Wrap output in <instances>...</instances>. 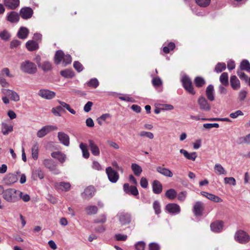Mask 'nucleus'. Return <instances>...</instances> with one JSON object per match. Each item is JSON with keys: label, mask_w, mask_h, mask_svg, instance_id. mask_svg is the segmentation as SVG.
<instances>
[{"label": "nucleus", "mask_w": 250, "mask_h": 250, "mask_svg": "<svg viewBox=\"0 0 250 250\" xmlns=\"http://www.w3.org/2000/svg\"><path fill=\"white\" fill-rule=\"evenodd\" d=\"M131 167L134 174L137 176H140L143 171L142 167L135 163L132 164Z\"/></svg>", "instance_id": "c9c22d12"}, {"label": "nucleus", "mask_w": 250, "mask_h": 250, "mask_svg": "<svg viewBox=\"0 0 250 250\" xmlns=\"http://www.w3.org/2000/svg\"><path fill=\"white\" fill-rule=\"evenodd\" d=\"M237 74L241 80H244L245 82H248V77L243 72H242V70H238L237 71Z\"/></svg>", "instance_id": "bf43d9fd"}, {"label": "nucleus", "mask_w": 250, "mask_h": 250, "mask_svg": "<svg viewBox=\"0 0 250 250\" xmlns=\"http://www.w3.org/2000/svg\"><path fill=\"white\" fill-rule=\"evenodd\" d=\"M206 94L207 98L210 101L214 100V87L213 85L209 84L206 88Z\"/></svg>", "instance_id": "c756f323"}, {"label": "nucleus", "mask_w": 250, "mask_h": 250, "mask_svg": "<svg viewBox=\"0 0 250 250\" xmlns=\"http://www.w3.org/2000/svg\"><path fill=\"white\" fill-rule=\"evenodd\" d=\"M32 157L33 159L37 160L38 158L39 154V144L35 143L33 144L31 148Z\"/></svg>", "instance_id": "f704fd0d"}, {"label": "nucleus", "mask_w": 250, "mask_h": 250, "mask_svg": "<svg viewBox=\"0 0 250 250\" xmlns=\"http://www.w3.org/2000/svg\"><path fill=\"white\" fill-rule=\"evenodd\" d=\"M4 94L14 102H18L20 100V96L18 94L14 91L6 89L4 92Z\"/></svg>", "instance_id": "5701e85b"}, {"label": "nucleus", "mask_w": 250, "mask_h": 250, "mask_svg": "<svg viewBox=\"0 0 250 250\" xmlns=\"http://www.w3.org/2000/svg\"><path fill=\"white\" fill-rule=\"evenodd\" d=\"M26 47L28 50L33 51L38 49L39 45L36 42L30 40L26 43Z\"/></svg>", "instance_id": "473e14b6"}, {"label": "nucleus", "mask_w": 250, "mask_h": 250, "mask_svg": "<svg viewBox=\"0 0 250 250\" xmlns=\"http://www.w3.org/2000/svg\"><path fill=\"white\" fill-rule=\"evenodd\" d=\"M33 14V10L30 7L22 8L20 10V15L23 19H30Z\"/></svg>", "instance_id": "dca6fc26"}, {"label": "nucleus", "mask_w": 250, "mask_h": 250, "mask_svg": "<svg viewBox=\"0 0 250 250\" xmlns=\"http://www.w3.org/2000/svg\"><path fill=\"white\" fill-rule=\"evenodd\" d=\"M153 192L155 194H160L162 191V185L158 180H154L152 183Z\"/></svg>", "instance_id": "7c9ffc66"}, {"label": "nucleus", "mask_w": 250, "mask_h": 250, "mask_svg": "<svg viewBox=\"0 0 250 250\" xmlns=\"http://www.w3.org/2000/svg\"><path fill=\"white\" fill-rule=\"evenodd\" d=\"M181 82L183 87L187 92L192 95L195 94V91L193 87L191 81L188 76L187 75L183 76Z\"/></svg>", "instance_id": "39448f33"}, {"label": "nucleus", "mask_w": 250, "mask_h": 250, "mask_svg": "<svg viewBox=\"0 0 250 250\" xmlns=\"http://www.w3.org/2000/svg\"><path fill=\"white\" fill-rule=\"evenodd\" d=\"M54 186L56 189L63 191H68L71 187V185L69 183L64 182L56 183Z\"/></svg>", "instance_id": "a211bd4d"}, {"label": "nucleus", "mask_w": 250, "mask_h": 250, "mask_svg": "<svg viewBox=\"0 0 250 250\" xmlns=\"http://www.w3.org/2000/svg\"><path fill=\"white\" fill-rule=\"evenodd\" d=\"M166 211L173 215L178 214L181 211L180 207L177 204L169 203L166 206Z\"/></svg>", "instance_id": "1a4fd4ad"}, {"label": "nucleus", "mask_w": 250, "mask_h": 250, "mask_svg": "<svg viewBox=\"0 0 250 250\" xmlns=\"http://www.w3.org/2000/svg\"><path fill=\"white\" fill-rule=\"evenodd\" d=\"M224 183L225 184L229 185H236V180L233 177H225L224 178Z\"/></svg>", "instance_id": "6e6d98bb"}, {"label": "nucleus", "mask_w": 250, "mask_h": 250, "mask_svg": "<svg viewBox=\"0 0 250 250\" xmlns=\"http://www.w3.org/2000/svg\"><path fill=\"white\" fill-rule=\"evenodd\" d=\"M85 211L88 215L96 214L98 211V208L95 206H89L85 208Z\"/></svg>", "instance_id": "37998d69"}, {"label": "nucleus", "mask_w": 250, "mask_h": 250, "mask_svg": "<svg viewBox=\"0 0 250 250\" xmlns=\"http://www.w3.org/2000/svg\"><path fill=\"white\" fill-rule=\"evenodd\" d=\"M74 68L78 72H80L83 71V65L78 61H75L73 63Z\"/></svg>", "instance_id": "680f3d73"}, {"label": "nucleus", "mask_w": 250, "mask_h": 250, "mask_svg": "<svg viewBox=\"0 0 250 250\" xmlns=\"http://www.w3.org/2000/svg\"><path fill=\"white\" fill-rule=\"evenodd\" d=\"M10 37L9 32L6 30H3L0 33V38L3 40L7 41L10 39Z\"/></svg>", "instance_id": "13d9d810"}, {"label": "nucleus", "mask_w": 250, "mask_h": 250, "mask_svg": "<svg viewBox=\"0 0 250 250\" xmlns=\"http://www.w3.org/2000/svg\"><path fill=\"white\" fill-rule=\"evenodd\" d=\"M119 221L122 225L128 224L131 221V215L128 213L119 212L117 214Z\"/></svg>", "instance_id": "9d476101"}, {"label": "nucleus", "mask_w": 250, "mask_h": 250, "mask_svg": "<svg viewBox=\"0 0 250 250\" xmlns=\"http://www.w3.org/2000/svg\"><path fill=\"white\" fill-rule=\"evenodd\" d=\"M20 195L18 194V201L20 199H21L23 201L25 202H27L30 200V197L28 194H24L21 191Z\"/></svg>", "instance_id": "603ef678"}, {"label": "nucleus", "mask_w": 250, "mask_h": 250, "mask_svg": "<svg viewBox=\"0 0 250 250\" xmlns=\"http://www.w3.org/2000/svg\"><path fill=\"white\" fill-rule=\"evenodd\" d=\"M38 67L41 68L44 72L50 71L52 69V64L48 61H45L42 63H41V65Z\"/></svg>", "instance_id": "4c0bfd02"}, {"label": "nucleus", "mask_w": 250, "mask_h": 250, "mask_svg": "<svg viewBox=\"0 0 250 250\" xmlns=\"http://www.w3.org/2000/svg\"><path fill=\"white\" fill-rule=\"evenodd\" d=\"M4 3L5 6L10 9H16L20 4L19 0H4Z\"/></svg>", "instance_id": "cd10ccee"}, {"label": "nucleus", "mask_w": 250, "mask_h": 250, "mask_svg": "<svg viewBox=\"0 0 250 250\" xmlns=\"http://www.w3.org/2000/svg\"><path fill=\"white\" fill-rule=\"evenodd\" d=\"M38 95L44 99L51 100L55 97L56 94L54 92L47 89H41L39 91Z\"/></svg>", "instance_id": "ddd939ff"}, {"label": "nucleus", "mask_w": 250, "mask_h": 250, "mask_svg": "<svg viewBox=\"0 0 250 250\" xmlns=\"http://www.w3.org/2000/svg\"><path fill=\"white\" fill-rule=\"evenodd\" d=\"M180 153L184 155V156L188 160L195 161L197 157V154L195 152L188 153L186 150L181 149Z\"/></svg>", "instance_id": "a878e982"}, {"label": "nucleus", "mask_w": 250, "mask_h": 250, "mask_svg": "<svg viewBox=\"0 0 250 250\" xmlns=\"http://www.w3.org/2000/svg\"><path fill=\"white\" fill-rule=\"evenodd\" d=\"M21 70L24 73L34 74L37 72L36 64L29 61H25L21 64Z\"/></svg>", "instance_id": "20e7f679"}, {"label": "nucleus", "mask_w": 250, "mask_h": 250, "mask_svg": "<svg viewBox=\"0 0 250 250\" xmlns=\"http://www.w3.org/2000/svg\"><path fill=\"white\" fill-rule=\"evenodd\" d=\"M152 83L154 86H160L162 84V82L161 79L159 77L154 78L152 79Z\"/></svg>", "instance_id": "0e129e2a"}, {"label": "nucleus", "mask_w": 250, "mask_h": 250, "mask_svg": "<svg viewBox=\"0 0 250 250\" xmlns=\"http://www.w3.org/2000/svg\"><path fill=\"white\" fill-rule=\"evenodd\" d=\"M234 240L240 244H246L250 241V235L243 229H238L234 234Z\"/></svg>", "instance_id": "7ed1b4c3"}, {"label": "nucleus", "mask_w": 250, "mask_h": 250, "mask_svg": "<svg viewBox=\"0 0 250 250\" xmlns=\"http://www.w3.org/2000/svg\"><path fill=\"white\" fill-rule=\"evenodd\" d=\"M136 250H145L146 243L144 241H139L135 245Z\"/></svg>", "instance_id": "4d7b16f0"}, {"label": "nucleus", "mask_w": 250, "mask_h": 250, "mask_svg": "<svg viewBox=\"0 0 250 250\" xmlns=\"http://www.w3.org/2000/svg\"><path fill=\"white\" fill-rule=\"evenodd\" d=\"M51 156L61 163H63L66 160V155L61 151L53 152L51 153Z\"/></svg>", "instance_id": "4be33fe9"}, {"label": "nucleus", "mask_w": 250, "mask_h": 250, "mask_svg": "<svg viewBox=\"0 0 250 250\" xmlns=\"http://www.w3.org/2000/svg\"><path fill=\"white\" fill-rule=\"evenodd\" d=\"M211 0H195L197 4L200 7H206L210 3Z\"/></svg>", "instance_id": "49530a36"}, {"label": "nucleus", "mask_w": 250, "mask_h": 250, "mask_svg": "<svg viewBox=\"0 0 250 250\" xmlns=\"http://www.w3.org/2000/svg\"><path fill=\"white\" fill-rule=\"evenodd\" d=\"M204 209V204L202 202L200 201H197L195 203L193 208V212L195 216H202Z\"/></svg>", "instance_id": "f8f14e48"}, {"label": "nucleus", "mask_w": 250, "mask_h": 250, "mask_svg": "<svg viewBox=\"0 0 250 250\" xmlns=\"http://www.w3.org/2000/svg\"><path fill=\"white\" fill-rule=\"evenodd\" d=\"M196 86L198 87H201L205 84V81L201 77H197L194 80Z\"/></svg>", "instance_id": "de8ad7c7"}, {"label": "nucleus", "mask_w": 250, "mask_h": 250, "mask_svg": "<svg viewBox=\"0 0 250 250\" xmlns=\"http://www.w3.org/2000/svg\"><path fill=\"white\" fill-rule=\"evenodd\" d=\"M165 195L169 199L173 200L177 195V192L175 189L170 188L166 191Z\"/></svg>", "instance_id": "a19ab883"}, {"label": "nucleus", "mask_w": 250, "mask_h": 250, "mask_svg": "<svg viewBox=\"0 0 250 250\" xmlns=\"http://www.w3.org/2000/svg\"><path fill=\"white\" fill-rule=\"evenodd\" d=\"M156 171L160 174L168 177H172L173 173L171 171L167 168L162 167H156Z\"/></svg>", "instance_id": "bb28decb"}, {"label": "nucleus", "mask_w": 250, "mask_h": 250, "mask_svg": "<svg viewBox=\"0 0 250 250\" xmlns=\"http://www.w3.org/2000/svg\"><path fill=\"white\" fill-rule=\"evenodd\" d=\"M187 195V193L186 191H182L178 194L177 198L179 201L183 202L185 200Z\"/></svg>", "instance_id": "774afa93"}, {"label": "nucleus", "mask_w": 250, "mask_h": 250, "mask_svg": "<svg viewBox=\"0 0 250 250\" xmlns=\"http://www.w3.org/2000/svg\"><path fill=\"white\" fill-rule=\"evenodd\" d=\"M219 80L223 85L227 86L229 84L228 74L227 72H223L220 76Z\"/></svg>", "instance_id": "ea45409f"}, {"label": "nucleus", "mask_w": 250, "mask_h": 250, "mask_svg": "<svg viewBox=\"0 0 250 250\" xmlns=\"http://www.w3.org/2000/svg\"><path fill=\"white\" fill-rule=\"evenodd\" d=\"M226 68V65L224 62H218L215 67V71L220 73Z\"/></svg>", "instance_id": "a18cd8bd"}, {"label": "nucleus", "mask_w": 250, "mask_h": 250, "mask_svg": "<svg viewBox=\"0 0 250 250\" xmlns=\"http://www.w3.org/2000/svg\"><path fill=\"white\" fill-rule=\"evenodd\" d=\"M13 131V126L8 125L6 123L1 124V132L3 135H6Z\"/></svg>", "instance_id": "72a5a7b5"}, {"label": "nucleus", "mask_w": 250, "mask_h": 250, "mask_svg": "<svg viewBox=\"0 0 250 250\" xmlns=\"http://www.w3.org/2000/svg\"><path fill=\"white\" fill-rule=\"evenodd\" d=\"M139 136L141 137H146L149 139H152L154 138V135L152 132L146 131H140L139 133Z\"/></svg>", "instance_id": "09e8293b"}, {"label": "nucleus", "mask_w": 250, "mask_h": 250, "mask_svg": "<svg viewBox=\"0 0 250 250\" xmlns=\"http://www.w3.org/2000/svg\"><path fill=\"white\" fill-rule=\"evenodd\" d=\"M201 194L203 196L207 198L208 199L214 202L220 203L222 202V199L221 198H220L218 196L212 194L211 193H209L205 191H202L201 192Z\"/></svg>", "instance_id": "412c9836"}, {"label": "nucleus", "mask_w": 250, "mask_h": 250, "mask_svg": "<svg viewBox=\"0 0 250 250\" xmlns=\"http://www.w3.org/2000/svg\"><path fill=\"white\" fill-rule=\"evenodd\" d=\"M33 176L42 179L44 178V173L41 169L39 168L34 171Z\"/></svg>", "instance_id": "3c124183"}, {"label": "nucleus", "mask_w": 250, "mask_h": 250, "mask_svg": "<svg viewBox=\"0 0 250 250\" xmlns=\"http://www.w3.org/2000/svg\"><path fill=\"white\" fill-rule=\"evenodd\" d=\"M123 188L124 191L127 194H130L134 196H136L139 194L138 190L136 187H129V184L127 183L124 185Z\"/></svg>", "instance_id": "6ab92c4d"}, {"label": "nucleus", "mask_w": 250, "mask_h": 250, "mask_svg": "<svg viewBox=\"0 0 250 250\" xmlns=\"http://www.w3.org/2000/svg\"><path fill=\"white\" fill-rule=\"evenodd\" d=\"M58 127L56 125H47L42 127L37 133V136L39 138H42L47 134L53 130H56Z\"/></svg>", "instance_id": "0eeeda50"}, {"label": "nucleus", "mask_w": 250, "mask_h": 250, "mask_svg": "<svg viewBox=\"0 0 250 250\" xmlns=\"http://www.w3.org/2000/svg\"><path fill=\"white\" fill-rule=\"evenodd\" d=\"M230 84L232 88L234 90H238L241 86L240 81L235 75L230 77Z\"/></svg>", "instance_id": "aec40b11"}, {"label": "nucleus", "mask_w": 250, "mask_h": 250, "mask_svg": "<svg viewBox=\"0 0 250 250\" xmlns=\"http://www.w3.org/2000/svg\"><path fill=\"white\" fill-rule=\"evenodd\" d=\"M80 147L82 151L83 157L85 158H88L89 156V153L87 148V145L82 143L80 145Z\"/></svg>", "instance_id": "c03bdc74"}, {"label": "nucleus", "mask_w": 250, "mask_h": 250, "mask_svg": "<svg viewBox=\"0 0 250 250\" xmlns=\"http://www.w3.org/2000/svg\"><path fill=\"white\" fill-rule=\"evenodd\" d=\"M6 19L8 21L12 23L17 22L19 21L20 17L17 13L12 11L7 14Z\"/></svg>", "instance_id": "c85d7f7f"}, {"label": "nucleus", "mask_w": 250, "mask_h": 250, "mask_svg": "<svg viewBox=\"0 0 250 250\" xmlns=\"http://www.w3.org/2000/svg\"><path fill=\"white\" fill-rule=\"evenodd\" d=\"M58 138L60 143L64 146H68L69 145V137L67 134L63 132H59Z\"/></svg>", "instance_id": "f3484780"}, {"label": "nucleus", "mask_w": 250, "mask_h": 250, "mask_svg": "<svg viewBox=\"0 0 250 250\" xmlns=\"http://www.w3.org/2000/svg\"><path fill=\"white\" fill-rule=\"evenodd\" d=\"M87 84L89 86L96 88L99 85V82L96 78H93L87 83Z\"/></svg>", "instance_id": "864d4df0"}, {"label": "nucleus", "mask_w": 250, "mask_h": 250, "mask_svg": "<svg viewBox=\"0 0 250 250\" xmlns=\"http://www.w3.org/2000/svg\"><path fill=\"white\" fill-rule=\"evenodd\" d=\"M105 172L110 182L115 183L117 182L119 178V175L117 171L111 167H108L106 168Z\"/></svg>", "instance_id": "423d86ee"}, {"label": "nucleus", "mask_w": 250, "mask_h": 250, "mask_svg": "<svg viewBox=\"0 0 250 250\" xmlns=\"http://www.w3.org/2000/svg\"><path fill=\"white\" fill-rule=\"evenodd\" d=\"M240 70L250 72V63L247 60H243L240 63Z\"/></svg>", "instance_id": "58836bf2"}, {"label": "nucleus", "mask_w": 250, "mask_h": 250, "mask_svg": "<svg viewBox=\"0 0 250 250\" xmlns=\"http://www.w3.org/2000/svg\"><path fill=\"white\" fill-rule=\"evenodd\" d=\"M248 92L245 90H241L238 94V99L240 101H244L246 98Z\"/></svg>", "instance_id": "e2e57ef3"}, {"label": "nucleus", "mask_w": 250, "mask_h": 250, "mask_svg": "<svg viewBox=\"0 0 250 250\" xmlns=\"http://www.w3.org/2000/svg\"><path fill=\"white\" fill-rule=\"evenodd\" d=\"M95 189L93 186H88L85 188L83 193H82V197L84 199H89L94 195Z\"/></svg>", "instance_id": "4468645a"}, {"label": "nucleus", "mask_w": 250, "mask_h": 250, "mask_svg": "<svg viewBox=\"0 0 250 250\" xmlns=\"http://www.w3.org/2000/svg\"><path fill=\"white\" fill-rule=\"evenodd\" d=\"M60 73L62 76L66 78H71L74 76V72L70 69L61 71Z\"/></svg>", "instance_id": "79ce46f5"}, {"label": "nucleus", "mask_w": 250, "mask_h": 250, "mask_svg": "<svg viewBox=\"0 0 250 250\" xmlns=\"http://www.w3.org/2000/svg\"><path fill=\"white\" fill-rule=\"evenodd\" d=\"M29 30L27 28L21 27L17 33V36L20 39H25L27 38Z\"/></svg>", "instance_id": "2f4dec72"}, {"label": "nucleus", "mask_w": 250, "mask_h": 250, "mask_svg": "<svg viewBox=\"0 0 250 250\" xmlns=\"http://www.w3.org/2000/svg\"><path fill=\"white\" fill-rule=\"evenodd\" d=\"M219 124L217 123H212V124H204L203 125V127L208 129H209L213 127L218 128L219 127Z\"/></svg>", "instance_id": "69168bd1"}, {"label": "nucleus", "mask_w": 250, "mask_h": 250, "mask_svg": "<svg viewBox=\"0 0 250 250\" xmlns=\"http://www.w3.org/2000/svg\"><path fill=\"white\" fill-rule=\"evenodd\" d=\"M43 164L53 174L57 175L60 173V170L57 168L56 165L52 160L45 159L43 162Z\"/></svg>", "instance_id": "6e6552de"}, {"label": "nucleus", "mask_w": 250, "mask_h": 250, "mask_svg": "<svg viewBox=\"0 0 250 250\" xmlns=\"http://www.w3.org/2000/svg\"><path fill=\"white\" fill-rule=\"evenodd\" d=\"M240 143L242 144H250V133L245 137H240L239 139Z\"/></svg>", "instance_id": "052dcab7"}, {"label": "nucleus", "mask_w": 250, "mask_h": 250, "mask_svg": "<svg viewBox=\"0 0 250 250\" xmlns=\"http://www.w3.org/2000/svg\"><path fill=\"white\" fill-rule=\"evenodd\" d=\"M62 61L64 66L70 64L72 62V58L70 55H64L62 50H58L56 51L55 57L54 62L56 64H60Z\"/></svg>", "instance_id": "f03ea898"}, {"label": "nucleus", "mask_w": 250, "mask_h": 250, "mask_svg": "<svg viewBox=\"0 0 250 250\" xmlns=\"http://www.w3.org/2000/svg\"><path fill=\"white\" fill-rule=\"evenodd\" d=\"M214 168L215 172L218 175H225L227 173L226 170L219 164H215Z\"/></svg>", "instance_id": "e433bc0d"}, {"label": "nucleus", "mask_w": 250, "mask_h": 250, "mask_svg": "<svg viewBox=\"0 0 250 250\" xmlns=\"http://www.w3.org/2000/svg\"><path fill=\"white\" fill-rule=\"evenodd\" d=\"M175 47V45L173 42H169L167 46L163 47V51L165 53H168L170 50H172Z\"/></svg>", "instance_id": "8fccbe9b"}, {"label": "nucleus", "mask_w": 250, "mask_h": 250, "mask_svg": "<svg viewBox=\"0 0 250 250\" xmlns=\"http://www.w3.org/2000/svg\"><path fill=\"white\" fill-rule=\"evenodd\" d=\"M89 146L92 154L94 156H99L100 155V149L95 142L92 140H88Z\"/></svg>", "instance_id": "393cba45"}, {"label": "nucleus", "mask_w": 250, "mask_h": 250, "mask_svg": "<svg viewBox=\"0 0 250 250\" xmlns=\"http://www.w3.org/2000/svg\"><path fill=\"white\" fill-rule=\"evenodd\" d=\"M2 197L7 202L15 203L18 201V194H21V191L14 188H7L2 190Z\"/></svg>", "instance_id": "f257e3e1"}, {"label": "nucleus", "mask_w": 250, "mask_h": 250, "mask_svg": "<svg viewBox=\"0 0 250 250\" xmlns=\"http://www.w3.org/2000/svg\"><path fill=\"white\" fill-rule=\"evenodd\" d=\"M223 222L219 221L214 222L210 224V229L212 231L215 233L221 232L223 229Z\"/></svg>", "instance_id": "2eb2a0df"}, {"label": "nucleus", "mask_w": 250, "mask_h": 250, "mask_svg": "<svg viewBox=\"0 0 250 250\" xmlns=\"http://www.w3.org/2000/svg\"><path fill=\"white\" fill-rule=\"evenodd\" d=\"M18 178L17 176L13 173H10L7 174L4 178V181L7 185L13 184L18 181Z\"/></svg>", "instance_id": "b1692460"}, {"label": "nucleus", "mask_w": 250, "mask_h": 250, "mask_svg": "<svg viewBox=\"0 0 250 250\" xmlns=\"http://www.w3.org/2000/svg\"><path fill=\"white\" fill-rule=\"evenodd\" d=\"M149 250H160V246L156 243H151L148 245Z\"/></svg>", "instance_id": "338daca9"}, {"label": "nucleus", "mask_w": 250, "mask_h": 250, "mask_svg": "<svg viewBox=\"0 0 250 250\" xmlns=\"http://www.w3.org/2000/svg\"><path fill=\"white\" fill-rule=\"evenodd\" d=\"M153 208L156 214H159L161 212L160 204L158 201H155L154 202Z\"/></svg>", "instance_id": "5fc2aeb1"}, {"label": "nucleus", "mask_w": 250, "mask_h": 250, "mask_svg": "<svg viewBox=\"0 0 250 250\" xmlns=\"http://www.w3.org/2000/svg\"><path fill=\"white\" fill-rule=\"evenodd\" d=\"M198 104L199 105L200 109L206 111H209L211 109V106L208 103L205 98L200 97L198 100Z\"/></svg>", "instance_id": "9b49d317"}]
</instances>
